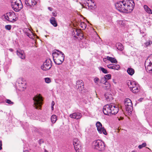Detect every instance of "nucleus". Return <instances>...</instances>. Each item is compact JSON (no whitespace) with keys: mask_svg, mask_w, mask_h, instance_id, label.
<instances>
[{"mask_svg":"<svg viewBox=\"0 0 152 152\" xmlns=\"http://www.w3.org/2000/svg\"><path fill=\"white\" fill-rule=\"evenodd\" d=\"M135 5L133 0H123L115 4L116 9L121 12H131Z\"/></svg>","mask_w":152,"mask_h":152,"instance_id":"1","label":"nucleus"},{"mask_svg":"<svg viewBox=\"0 0 152 152\" xmlns=\"http://www.w3.org/2000/svg\"><path fill=\"white\" fill-rule=\"evenodd\" d=\"M118 106L112 104L104 105L103 108V112L104 114L108 115H115L118 113Z\"/></svg>","mask_w":152,"mask_h":152,"instance_id":"2","label":"nucleus"},{"mask_svg":"<svg viewBox=\"0 0 152 152\" xmlns=\"http://www.w3.org/2000/svg\"><path fill=\"white\" fill-rule=\"evenodd\" d=\"M53 60L55 64H61L64 61L65 56L63 53L58 50H54L53 53Z\"/></svg>","mask_w":152,"mask_h":152,"instance_id":"3","label":"nucleus"},{"mask_svg":"<svg viewBox=\"0 0 152 152\" xmlns=\"http://www.w3.org/2000/svg\"><path fill=\"white\" fill-rule=\"evenodd\" d=\"M93 146L94 149L99 151H102L105 149V145L102 141L97 140L93 142Z\"/></svg>","mask_w":152,"mask_h":152,"instance_id":"4","label":"nucleus"},{"mask_svg":"<svg viewBox=\"0 0 152 152\" xmlns=\"http://www.w3.org/2000/svg\"><path fill=\"white\" fill-rule=\"evenodd\" d=\"M11 6L15 12H18L23 8V5L20 0H11Z\"/></svg>","mask_w":152,"mask_h":152,"instance_id":"5","label":"nucleus"},{"mask_svg":"<svg viewBox=\"0 0 152 152\" xmlns=\"http://www.w3.org/2000/svg\"><path fill=\"white\" fill-rule=\"evenodd\" d=\"M127 84L133 93H136L139 91V86L135 82L129 80L127 81Z\"/></svg>","mask_w":152,"mask_h":152,"instance_id":"6","label":"nucleus"},{"mask_svg":"<svg viewBox=\"0 0 152 152\" xmlns=\"http://www.w3.org/2000/svg\"><path fill=\"white\" fill-rule=\"evenodd\" d=\"M3 17L7 20L13 22L16 21V17L14 12H12L7 13L4 14Z\"/></svg>","mask_w":152,"mask_h":152,"instance_id":"7","label":"nucleus"},{"mask_svg":"<svg viewBox=\"0 0 152 152\" xmlns=\"http://www.w3.org/2000/svg\"><path fill=\"white\" fill-rule=\"evenodd\" d=\"M33 100L34 101V105L35 108L37 109L38 107H40L42 104L43 101L41 96L36 95L33 98Z\"/></svg>","mask_w":152,"mask_h":152,"instance_id":"8","label":"nucleus"},{"mask_svg":"<svg viewBox=\"0 0 152 152\" xmlns=\"http://www.w3.org/2000/svg\"><path fill=\"white\" fill-rule=\"evenodd\" d=\"M126 110L130 113L133 110L132 104L131 100L129 98H126L124 102Z\"/></svg>","mask_w":152,"mask_h":152,"instance_id":"9","label":"nucleus"},{"mask_svg":"<svg viewBox=\"0 0 152 152\" xmlns=\"http://www.w3.org/2000/svg\"><path fill=\"white\" fill-rule=\"evenodd\" d=\"M52 62L50 59H47L41 66V69L43 71H47L51 68Z\"/></svg>","mask_w":152,"mask_h":152,"instance_id":"10","label":"nucleus"},{"mask_svg":"<svg viewBox=\"0 0 152 152\" xmlns=\"http://www.w3.org/2000/svg\"><path fill=\"white\" fill-rule=\"evenodd\" d=\"M73 144L75 150L77 151L81 149V145L80 141L77 138H75L73 140Z\"/></svg>","mask_w":152,"mask_h":152,"instance_id":"11","label":"nucleus"},{"mask_svg":"<svg viewBox=\"0 0 152 152\" xmlns=\"http://www.w3.org/2000/svg\"><path fill=\"white\" fill-rule=\"evenodd\" d=\"M38 0H26L25 2L26 4L28 7H34L37 3Z\"/></svg>","mask_w":152,"mask_h":152,"instance_id":"12","label":"nucleus"},{"mask_svg":"<svg viewBox=\"0 0 152 152\" xmlns=\"http://www.w3.org/2000/svg\"><path fill=\"white\" fill-rule=\"evenodd\" d=\"M145 66L148 72L150 73L152 72V64L151 62L148 61V60H147L145 62Z\"/></svg>","mask_w":152,"mask_h":152,"instance_id":"13","label":"nucleus"},{"mask_svg":"<svg viewBox=\"0 0 152 152\" xmlns=\"http://www.w3.org/2000/svg\"><path fill=\"white\" fill-rule=\"evenodd\" d=\"M69 116L71 118L79 119L82 117V114L80 113L76 112L70 114Z\"/></svg>","mask_w":152,"mask_h":152,"instance_id":"14","label":"nucleus"},{"mask_svg":"<svg viewBox=\"0 0 152 152\" xmlns=\"http://www.w3.org/2000/svg\"><path fill=\"white\" fill-rule=\"evenodd\" d=\"M76 86L80 91H82L84 87V83L82 80H78L76 82Z\"/></svg>","mask_w":152,"mask_h":152,"instance_id":"15","label":"nucleus"},{"mask_svg":"<svg viewBox=\"0 0 152 152\" xmlns=\"http://www.w3.org/2000/svg\"><path fill=\"white\" fill-rule=\"evenodd\" d=\"M17 55L22 59H24L25 58V55L24 51L21 50H17Z\"/></svg>","mask_w":152,"mask_h":152,"instance_id":"16","label":"nucleus"},{"mask_svg":"<svg viewBox=\"0 0 152 152\" xmlns=\"http://www.w3.org/2000/svg\"><path fill=\"white\" fill-rule=\"evenodd\" d=\"M104 96L106 100L108 102H111L113 99L112 95L109 93H106L104 94Z\"/></svg>","mask_w":152,"mask_h":152,"instance_id":"17","label":"nucleus"},{"mask_svg":"<svg viewBox=\"0 0 152 152\" xmlns=\"http://www.w3.org/2000/svg\"><path fill=\"white\" fill-rule=\"evenodd\" d=\"M50 23L54 27H56L58 26L56 18L53 17H52L50 20Z\"/></svg>","mask_w":152,"mask_h":152,"instance_id":"18","label":"nucleus"},{"mask_svg":"<svg viewBox=\"0 0 152 152\" xmlns=\"http://www.w3.org/2000/svg\"><path fill=\"white\" fill-rule=\"evenodd\" d=\"M26 35L30 38H33L34 35L33 32L29 28L27 29V31L25 32Z\"/></svg>","mask_w":152,"mask_h":152,"instance_id":"19","label":"nucleus"},{"mask_svg":"<svg viewBox=\"0 0 152 152\" xmlns=\"http://www.w3.org/2000/svg\"><path fill=\"white\" fill-rule=\"evenodd\" d=\"M96 126L100 134L102 133V128L101 123L100 122L98 121L96 124Z\"/></svg>","mask_w":152,"mask_h":152,"instance_id":"20","label":"nucleus"},{"mask_svg":"<svg viewBox=\"0 0 152 152\" xmlns=\"http://www.w3.org/2000/svg\"><path fill=\"white\" fill-rule=\"evenodd\" d=\"M111 75L110 74H107L106 75L104 76V77H103L102 78L101 82L102 83H103V82H104V81H107V80H108L109 79H111Z\"/></svg>","mask_w":152,"mask_h":152,"instance_id":"21","label":"nucleus"},{"mask_svg":"<svg viewBox=\"0 0 152 152\" xmlns=\"http://www.w3.org/2000/svg\"><path fill=\"white\" fill-rule=\"evenodd\" d=\"M86 6H88L89 8L91 9H92V8H93L95 6V4L94 3V1L92 0H90Z\"/></svg>","mask_w":152,"mask_h":152,"instance_id":"22","label":"nucleus"},{"mask_svg":"<svg viewBox=\"0 0 152 152\" xmlns=\"http://www.w3.org/2000/svg\"><path fill=\"white\" fill-rule=\"evenodd\" d=\"M103 83H104V86H103V88L105 90H107L109 89L110 87V84L107 81L103 82Z\"/></svg>","mask_w":152,"mask_h":152,"instance_id":"23","label":"nucleus"},{"mask_svg":"<svg viewBox=\"0 0 152 152\" xmlns=\"http://www.w3.org/2000/svg\"><path fill=\"white\" fill-rule=\"evenodd\" d=\"M107 59L108 60L110 61L112 63L117 64L118 62L116 59L114 58L107 56Z\"/></svg>","mask_w":152,"mask_h":152,"instance_id":"24","label":"nucleus"},{"mask_svg":"<svg viewBox=\"0 0 152 152\" xmlns=\"http://www.w3.org/2000/svg\"><path fill=\"white\" fill-rule=\"evenodd\" d=\"M144 9L145 11L149 14H152V10L146 5L144 6Z\"/></svg>","mask_w":152,"mask_h":152,"instance_id":"25","label":"nucleus"},{"mask_svg":"<svg viewBox=\"0 0 152 152\" xmlns=\"http://www.w3.org/2000/svg\"><path fill=\"white\" fill-rule=\"evenodd\" d=\"M116 45L117 49L120 51H122L124 49L123 45L120 42L117 43Z\"/></svg>","mask_w":152,"mask_h":152,"instance_id":"26","label":"nucleus"},{"mask_svg":"<svg viewBox=\"0 0 152 152\" xmlns=\"http://www.w3.org/2000/svg\"><path fill=\"white\" fill-rule=\"evenodd\" d=\"M127 72L129 75H132L134 73V70L132 68H128L127 70Z\"/></svg>","mask_w":152,"mask_h":152,"instance_id":"27","label":"nucleus"},{"mask_svg":"<svg viewBox=\"0 0 152 152\" xmlns=\"http://www.w3.org/2000/svg\"><path fill=\"white\" fill-rule=\"evenodd\" d=\"M57 119V116L55 115H53L51 117V120L53 123H55Z\"/></svg>","mask_w":152,"mask_h":152,"instance_id":"28","label":"nucleus"},{"mask_svg":"<svg viewBox=\"0 0 152 152\" xmlns=\"http://www.w3.org/2000/svg\"><path fill=\"white\" fill-rule=\"evenodd\" d=\"M99 69L100 70H101V71L103 73H104L107 74L108 73V72L106 69L104 68L102 66H101L100 67H99Z\"/></svg>","mask_w":152,"mask_h":152,"instance_id":"29","label":"nucleus"},{"mask_svg":"<svg viewBox=\"0 0 152 152\" xmlns=\"http://www.w3.org/2000/svg\"><path fill=\"white\" fill-rule=\"evenodd\" d=\"M75 31L76 32V35L77 36H79L80 34L82 35V34L81 32L82 31L81 30L79 29H75Z\"/></svg>","mask_w":152,"mask_h":152,"instance_id":"30","label":"nucleus"},{"mask_svg":"<svg viewBox=\"0 0 152 152\" xmlns=\"http://www.w3.org/2000/svg\"><path fill=\"white\" fill-rule=\"evenodd\" d=\"M80 26L83 29H85L86 28L87 26L86 23L84 22L81 23Z\"/></svg>","mask_w":152,"mask_h":152,"instance_id":"31","label":"nucleus"},{"mask_svg":"<svg viewBox=\"0 0 152 152\" xmlns=\"http://www.w3.org/2000/svg\"><path fill=\"white\" fill-rule=\"evenodd\" d=\"M18 82L19 84H23V85L26 84V83L23 80L22 78H19L18 79Z\"/></svg>","mask_w":152,"mask_h":152,"instance_id":"32","label":"nucleus"},{"mask_svg":"<svg viewBox=\"0 0 152 152\" xmlns=\"http://www.w3.org/2000/svg\"><path fill=\"white\" fill-rule=\"evenodd\" d=\"M120 68V66L118 64H113V69H114L118 70Z\"/></svg>","mask_w":152,"mask_h":152,"instance_id":"33","label":"nucleus"},{"mask_svg":"<svg viewBox=\"0 0 152 152\" xmlns=\"http://www.w3.org/2000/svg\"><path fill=\"white\" fill-rule=\"evenodd\" d=\"M146 145V144L144 142L142 144L139 145L138 146V148L139 149H141L142 148L145 147Z\"/></svg>","mask_w":152,"mask_h":152,"instance_id":"34","label":"nucleus"},{"mask_svg":"<svg viewBox=\"0 0 152 152\" xmlns=\"http://www.w3.org/2000/svg\"><path fill=\"white\" fill-rule=\"evenodd\" d=\"M45 82L47 83H49L51 82L50 79L49 78H45Z\"/></svg>","mask_w":152,"mask_h":152,"instance_id":"35","label":"nucleus"},{"mask_svg":"<svg viewBox=\"0 0 152 152\" xmlns=\"http://www.w3.org/2000/svg\"><path fill=\"white\" fill-rule=\"evenodd\" d=\"M12 26L11 25H7L5 26V28L7 30H10Z\"/></svg>","mask_w":152,"mask_h":152,"instance_id":"36","label":"nucleus"},{"mask_svg":"<svg viewBox=\"0 0 152 152\" xmlns=\"http://www.w3.org/2000/svg\"><path fill=\"white\" fill-rule=\"evenodd\" d=\"M102 132L103 133L104 135H106L107 134L106 130L104 127H102Z\"/></svg>","mask_w":152,"mask_h":152,"instance_id":"37","label":"nucleus"},{"mask_svg":"<svg viewBox=\"0 0 152 152\" xmlns=\"http://www.w3.org/2000/svg\"><path fill=\"white\" fill-rule=\"evenodd\" d=\"M6 103H8L9 104H13V102H12L10 100L7 99L6 100Z\"/></svg>","mask_w":152,"mask_h":152,"instance_id":"38","label":"nucleus"},{"mask_svg":"<svg viewBox=\"0 0 152 152\" xmlns=\"http://www.w3.org/2000/svg\"><path fill=\"white\" fill-rule=\"evenodd\" d=\"M113 64H110L107 65V67L109 69H113Z\"/></svg>","mask_w":152,"mask_h":152,"instance_id":"39","label":"nucleus"},{"mask_svg":"<svg viewBox=\"0 0 152 152\" xmlns=\"http://www.w3.org/2000/svg\"><path fill=\"white\" fill-rule=\"evenodd\" d=\"M118 23L120 25L123 26L124 24V21L121 20H120L118 21Z\"/></svg>","mask_w":152,"mask_h":152,"instance_id":"40","label":"nucleus"},{"mask_svg":"<svg viewBox=\"0 0 152 152\" xmlns=\"http://www.w3.org/2000/svg\"><path fill=\"white\" fill-rule=\"evenodd\" d=\"M151 42V43H152V42L151 41H148L145 43V44L146 46H147L150 45Z\"/></svg>","mask_w":152,"mask_h":152,"instance_id":"41","label":"nucleus"},{"mask_svg":"<svg viewBox=\"0 0 152 152\" xmlns=\"http://www.w3.org/2000/svg\"><path fill=\"white\" fill-rule=\"evenodd\" d=\"M94 82L96 83H97L99 82V79L98 77H96L94 79Z\"/></svg>","mask_w":152,"mask_h":152,"instance_id":"42","label":"nucleus"},{"mask_svg":"<svg viewBox=\"0 0 152 152\" xmlns=\"http://www.w3.org/2000/svg\"><path fill=\"white\" fill-rule=\"evenodd\" d=\"M2 141L0 140V150H1L2 149Z\"/></svg>","mask_w":152,"mask_h":152,"instance_id":"43","label":"nucleus"},{"mask_svg":"<svg viewBox=\"0 0 152 152\" xmlns=\"http://www.w3.org/2000/svg\"><path fill=\"white\" fill-rule=\"evenodd\" d=\"M52 14L53 16L54 17H56L57 16V15L54 12H53Z\"/></svg>","mask_w":152,"mask_h":152,"instance_id":"44","label":"nucleus"},{"mask_svg":"<svg viewBox=\"0 0 152 152\" xmlns=\"http://www.w3.org/2000/svg\"><path fill=\"white\" fill-rule=\"evenodd\" d=\"M54 104H55V102L53 101L51 103V106H54Z\"/></svg>","mask_w":152,"mask_h":152,"instance_id":"45","label":"nucleus"},{"mask_svg":"<svg viewBox=\"0 0 152 152\" xmlns=\"http://www.w3.org/2000/svg\"><path fill=\"white\" fill-rule=\"evenodd\" d=\"M48 9L50 11H52V8L50 7H48Z\"/></svg>","mask_w":152,"mask_h":152,"instance_id":"46","label":"nucleus"},{"mask_svg":"<svg viewBox=\"0 0 152 152\" xmlns=\"http://www.w3.org/2000/svg\"><path fill=\"white\" fill-rule=\"evenodd\" d=\"M143 99V98H140V99L138 100H139L140 102H141V101H142V100Z\"/></svg>","mask_w":152,"mask_h":152,"instance_id":"47","label":"nucleus"},{"mask_svg":"<svg viewBox=\"0 0 152 152\" xmlns=\"http://www.w3.org/2000/svg\"><path fill=\"white\" fill-rule=\"evenodd\" d=\"M9 50L10 51L12 52L13 51V50L12 48H10Z\"/></svg>","mask_w":152,"mask_h":152,"instance_id":"48","label":"nucleus"},{"mask_svg":"<svg viewBox=\"0 0 152 152\" xmlns=\"http://www.w3.org/2000/svg\"><path fill=\"white\" fill-rule=\"evenodd\" d=\"M51 109L52 110H54L53 106H51Z\"/></svg>","mask_w":152,"mask_h":152,"instance_id":"49","label":"nucleus"},{"mask_svg":"<svg viewBox=\"0 0 152 152\" xmlns=\"http://www.w3.org/2000/svg\"><path fill=\"white\" fill-rule=\"evenodd\" d=\"M44 151L45 152H48V151H47L46 149H45L44 150Z\"/></svg>","mask_w":152,"mask_h":152,"instance_id":"50","label":"nucleus"},{"mask_svg":"<svg viewBox=\"0 0 152 152\" xmlns=\"http://www.w3.org/2000/svg\"><path fill=\"white\" fill-rule=\"evenodd\" d=\"M23 152H29L28 151L26 150L25 151H23Z\"/></svg>","mask_w":152,"mask_h":152,"instance_id":"51","label":"nucleus"},{"mask_svg":"<svg viewBox=\"0 0 152 152\" xmlns=\"http://www.w3.org/2000/svg\"><path fill=\"white\" fill-rule=\"evenodd\" d=\"M79 36H82V37L83 36V34H82V35L80 34V35Z\"/></svg>","mask_w":152,"mask_h":152,"instance_id":"52","label":"nucleus"},{"mask_svg":"<svg viewBox=\"0 0 152 152\" xmlns=\"http://www.w3.org/2000/svg\"><path fill=\"white\" fill-rule=\"evenodd\" d=\"M106 58H104V59H103L104 61H105V60H106Z\"/></svg>","mask_w":152,"mask_h":152,"instance_id":"53","label":"nucleus"},{"mask_svg":"<svg viewBox=\"0 0 152 152\" xmlns=\"http://www.w3.org/2000/svg\"><path fill=\"white\" fill-rule=\"evenodd\" d=\"M132 152H135L134 151H133Z\"/></svg>","mask_w":152,"mask_h":152,"instance_id":"54","label":"nucleus"}]
</instances>
